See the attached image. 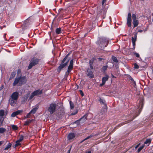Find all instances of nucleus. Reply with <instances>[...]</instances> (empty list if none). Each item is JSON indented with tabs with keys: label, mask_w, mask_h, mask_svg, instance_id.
I'll return each mask as SVG.
<instances>
[{
	"label": "nucleus",
	"mask_w": 153,
	"mask_h": 153,
	"mask_svg": "<svg viewBox=\"0 0 153 153\" xmlns=\"http://www.w3.org/2000/svg\"><path fill=\"white\" fill-rule=\"evenodd\" d=\"M69 103L71 109H72L74 107V103L72 102L71 101H70Z\"/></svg>",
	"instance_id": "29"
},
{
	"label": "nucleus",
	"mask_w": 153,
	"mask_h": 153,
	"mask_svg": "<svg viewBox=\"0 0 153 153\" xmlns=\"http://www.w3.org/2000/svg\"><path fill=\"white\" fill-rule=\"evenodd\" d=\"M19 83L20 85V79L19 78H16L15 79L14 82L13 83V85L15 86L16 85Z\"/></svg>",
	"instance_id": "18"
},
{
	"label": "nucleus",
	"mask_w": 153,
	"mask_h": 153,
	"mask_svg": "<svg viewBox=\"0 0 153 153\" xmlns=\"http://www.w3.org/2000/svg\"><path fill=\"white\" fill-rule=\"evenodd\" d=\"M134 68L135 69H138L139 68V66L137 63L134 64Z\"/></svg>",
	"instance_id": "32"
},
{
	"label": "nucleus",
	"mask_w": 153,
	"mask_h": 153,
	"mask_svg": "<svg viewBox=\"0 0 153 153\" xmlns=\"http://www.w3.org/2000/svg\"><path fill=\"white\" fill-rule=\"evenodd\" d=\"M22 112V110H18L16 112V115L19 114H20Z\"/></svg>",
	"instance_id": "36"
},
{
	"label": "nucleus",
	"mask_w": 153,
	"mask_h": 153,
	"mask_svg": "<svg viewBox=\"0 0 153 153\" xmlns=\"http://www.w3.org/2000/svg\"><path fill=\"white\" fill-rule=\"evenodd\" d=\"M138 32H143V30H138Z\"/></svg>",
	"instance_id": "53"
},
{
	"label": "nucleus",
	"mask_w": 153,
	"mask_h": 153,
	"mask_svg": "<svg viewBox=\"0 0 153 153\" xmlns=\"http://www.w3.org/2000/svg\"><path fill=\"white\" fill-rule=\"evenodd\" d=\"M9 100L11 105L13 106H15L17 103V100L10 98Z\"/></svg>",
	"instance_id": "11"
},
{
	"label": "nucleus",
	"mask_w": 153,
	"mask_h": 153,
	"mask_svg": "<svg viewBox=\"0 0 153 153\" xmlns=\"http://www.w3.org/2000/svg\"><path fill=\"white\" fill-rule=\"evenodd\" d=\"M152 153H153V152Z\"/></svg>",
	"instance_id": "58"
},
{
	"label": "nucleus",
	"mask_w": 153,
	"mask_h": 153,
	"mask_svg": "<svg viewBox=\"0 0 153 153\" xmlns=\"http://www.w3.org/2000/svg\"><path fill=\"white\" fill-rule=\"evenodd\" d=\"M108 66H104L102 68V70L103 71H105L107 69Z\"/></svg>",
	"instance_id": "33"
},
{
	"label": "nucleus",
	"mask_w": 153,
	"mask_h": 153,
	"mask_svg": "<svg viewBox=\"0 0 153 153\" xmlns=\"http://www.w3.org/2000/svg\"><path fill=\"white\" fill-rule=\"evenodd\" d=\"M92 137L91 136H88L86 138H85V139H84V140H82V142H83V141H84L85 140H87L90 137Z\"/></svg>",
	"instance_id": "37"
},
{
	"label": "nucleus",
	"mask_w": 153,
	"mask_h": 153,
	"mask_svg": "<svg viewBox=\"0 0 153 153\" xmlns=\"http://www.w3.org/2000/svg\"><path fill=\"white\" fill-rule=\"evenodd\" d=\"M107 0H103V1H102V5H103L104 3Z\"/></svg>",
	"instance_id": "46"
},
{
	"label": "nucleus",
	"mask_w": 153,
	"mask_h": 153,
	"mask_svg": "<svg viewBox=\"0 0 153 153\" xmlns=\"http://www.w3.org/2000/svg\"><path fill=\"white\" fill-rule=\"evenodd\" d=\"M85 153H91V151H88V152H86Z\"/></svg>",
	"instance_id": "51"
},
{
	"label": "nucleus",
	"mask_w": 153,
	"mask_h": 153,
	"mask_svg": "<svg viewBox=\"0 0 153 153\" xmlns=\"http://www.w3.org/2000/svg\"><path fill=\"white\" fill-rule=\"evenodd\" d=\"M6 131V129L3 128H0V134L4 133Z\"/></svg>",
	"instance_id": "23"
},
{
	"label": "nucleus",
	"mask_w": 153,
	"mask_h": 153,
	"mask_svg": "<svg viewBox=\"0 0 153 153\" xmlns=\"http://www.w3.org/2000/svg\"><path fill=\"white\" fill-rule=\"evenodd\" d=\"M134 55H135V56L137 58H139L140 57V55L139 54L137 53H134Z\"/></svg>",
	"instance_id": "41"
},
{
	"label": "nucleus",
	"mask_w": 153,
	"mask_h": 153,
	"mask_svg": "<svg viewBox=\"0 0 153 153\" xmlns=\"http://www.w3.org/2000/svg\"><path fill=\"white\" fill-rule=\"evenodd\" d=\"M68 54L64 58L63 60L62 61V64L58 68V69L59 70H61V69L63 68L65 66H66L68 64V63L69 61V59H67V58Z\"/></svg>",
	"instance_id": "2"
},
{
	"label": "nucleus",
	"mask_w": 153,
	"mask_h": 153,
	"mask_svg": "<svg viewBox=\"0 0 153 153\" xmlns=\"http://www.w3.org/2000/svg\"><path fill=\"white\" fill-rule=\"evenodd\" d=\"M140 104L139 106H138V108L139 109V113L137 115V116L135 117H137V116L138 114L140 113L141 110H140V109H142L143 108V100L142 99L140 100Z\"/></svg>",
	"instance_id": "12"
},
{
	"label": "nucleus",
	"mask_w": 153,
	"mask_h": 153,
	"mask_svg": "<svg viewBox=\"0 0 153 153\" xmlns=\"http://www.w3.org/2000/svg\"><path fill=\"white\" fill-rule=\"evenodd\" d=\"M12 144L10 143H8L6 147L4 148L5 150H7L9 149L10 148Z\"/></svg>",
	"instance_id": "22"
},
{
	"label": "nucleus",
	"mask_w": 153,
	"mask_h": 153,
	"mask_svg": "<svg viewBox=\"0 0 153 153\" xmlns=\"http://www.w3.org/2000/svg\"><path fill=\"white\" fill-rule=\"evenodd\" d=\"M28 124H29V121H27L25 123L24 125L26 126V125H28Z\"/></svg>",
	"instance_id": "44"
},
{
	"label": "nucleus",
	"mask_w": 153,
	"mask_h": 153,
	"mask_svg": "<svg viewBox=\"0 0 153 153\" xmlns=\"http://www.w3.org/2000/svg\"><path fill=\"white\" fill-rule=\"evenodd\" d=\"M3 143V141H0V146Z\"/></svg>",
	"instance_id": "52"
},
{
	"label": "nucleus",
	"mask_w": 153,
	"mask_h": 153,
	"mask_svg": "<svg viewBox=\"0 0 153 153\" xmlns=\"http://www.w3.org/2000/svg\"><path fill=\"white\" fill-rule=\"evenodd\" d=\"M108 39L105 37H102L99 38L97 44L102 49H103L108 45Z\"/></svg>",
	"instance_id": "1"
},
{
	"label": "nucleus",
	"mask_w": 153,
	"mask_h": 153,
	"mask_svg": "<svg viewBox=\"0 0 153 153\" xmlns=\"http://www.w3.org/2000/svg\"><path fill=\"white\" fill-rule=\"evenodd\" d=\"M56 33L57 34H59L62 33L61 28H57L56 30Z\"/></svg>",
	"instance_id": "21"
},
{
	"label": "nucleus",
	"mask_w": 153,
	"mask_h": 153,
	"mask_svg": "<svg viewBox=\"0 0 153 153\" xmlns=\"http://www.w3.org/2000/svg\"><path fill=\"white\" fill-rule=\"evenodd\" d=\"M105 83L103 82H102V83L100 84V86L101 87L103 85L105 84Z\"/></svg>",
	"instance_id": "47"
},
{
	"label": "nucleus",
	"mask_w": 153,
	"mask_h": 153,
	"mask_svg": "<svg viewBox=\"0 0 153 153\" xmlns=\"http://www.w3.org/2000/svg\"><path fill=\"white\" fill-rule=\"evenodd\" d=\"M42 93V90H38L35 91L31 94L30 97H29V99H32L35 96L39 95L41 94Z\"/></svg>",
	"instance_id": "7"
},
{
	"label": "nucleus",
	"mask_w": 153,
	"mask_h": 153,
	"mask_svg": "<svg viewBox=\"0 0 153 153\" xmlns=\"http://www.w3.org/2000/svg\"><path fill=\"white\" fill-rule=\"evenodd\" d=\"M132 18L133 19V24L134 25L133 28L137 27L139 24V21L137 19L136 16L134 14H132Z\"/></svg>",
	"instance_id": "5"
},
{
	"label": "nucleus",
	"mask_w": 153,
	"mask_h": 153,
	"mask_svg": "<svg viewBox=\"0 0 153 153\" xmlns=\"http://www.w3.org/2000/svg\"><path fill=\"white\" fill-rule=\"evenodd\" d=\"M39 60L36 58H32L30 64H29V69L31 68L32 67L36 65L39 62Z\"/></svg>",
	"instance_id": "3"
},
{
	"label": "nucleus",
	"mask_w": 153,
	"mask_h": 153,
	"mask_svg": "<svg viewBox=\"0 0 153 153\" xmlns=\"http://www.w3.org/2000/svg\"><path fill=\"white\" fill-rule=\"evenodd\" d=\"M81 122H80V121L79 120H77L76 121H75L73 123V124H77V125H80L81 124Z\"/></svg>",
	"instance_id": "24"
},
{
	"label": "nucleus",
	"mask_w": 153,
	"mask_h": 153,
	"mask_svg": "<svg viewBox=\"0 0 153 153\" xmlns=\"http://www.w3.org/2000/svg\"><path fill=\"white\" fill-rule=\"evenodd\" d=\"M131 16L130 13H129L128 14L127 24L129 27H131Z\"/></svg>",
	"instance_id": "6"
},
{
	"label": "nucleus",
	"mask_w": 153,
	"mask_h": 153,
	"mask_svg": "<svg viewBox=\"0 0 153 153\" xmlns=\"http://www.w3.org/2000/svg\"><path fill=\"white\" fill-rule=\"evenodd\" d=\"M38 107L37 106H35L31 110L30 112H29L30 114H34L36 110L38 109Z\"/></svg>",
	"instance_id": "14"
},
{
	"label": "nucleus",
	"mask_w": 153,
	"mask_h": 153,
	"mask_svg": "<svg viewBox=\"0 0 153 153\" xmlns=\"http://www.w3.org/2000/svg\"><path fill=\"white\" fill-rule=\"evenodd\" d=\"M29 115V114H28L27 115V117Z\"/></svg>",
	"instance_id": "56"
},
{
	"label": "nucleus",
	"mask_w": 153,
	"mask_h": 153,
	"mask_svg": "<svg viewBox=\"0 0 153 153\" xmlns=\"http://www.w3.org/2000/svg\"><path fill=\"white\" fill-rule=\"evenodd\" d=\"M144 146V145H143L142 146L139 147L137 150L138 152H139L140 151L143 149Z\"/></svg>",
	"instance_id": "30"
},
{
	"label": "nucleus",
	"mask_w": 153,
	"mask_h": 153,
	"mask_svg": "<svg viewBox=\"0 0 153 153\" xmlns=\"http://www.w3.org/2000/svg\"><path fill=\"white\" fill-rule=\"evenodd\" d=\"M87 74L88 76H89V77L91 78H93L94 77V74H93V72L91 71L89 69H88L87 70Z\"/></svg>",
	"instance_id": "13"
},
{
	"label": "nucleus",
	"mask_w": 153,
	"mask_h": 153,
	"mask_svg": "<svg viewBox=\"0 0 153 153\" xmlns=\"http://www.w3.org/2000/svg\"><path fill=\"white\" fill-rule=\"evenodd\" d=\"M108 75H105L104 77L102 78V82L105 83V82L108 81Z\"/></svg>",
	"instance_id": "19"
},
{
	"label": "nucleus",
	"mask_w": 153,
	"mask_h": 153,
	"mask_svg": "<svg viewBox=\"0 0 153 153\" xmlns=\"http://www.w3.org/2000/svg\"><path fill=\"white\" fill-rule=\"evenodd\" d=\"M19 95V93L17 92H15L12 94L10 98L17 100Z\"/></svg>",
	"instance_id": "8"
},
{
	"label": "nucleus",
	"mask_w": 153,
	"mask_h": 153,
	"mask_svg": "<svg viewBox=\"0 0 153 153\" xmlns=\"http://www.w3.org/2000/svg\"><path fill=\"white\" fill-rule=\"evenodd\" d=\"M112 76L113 77H114V76L113 75H112Z\"/></svg>",
	"instance_id": "57"
},
{
	"label": "nucleus",
	"mask_w": 153,
	"mask_h": 153,
	"mask_svg": "<svg viewBox=\"0 0 153 153\" xmlns=\"http://www.w3.org/2000/svg\"><path fill=\"white\" fill-rule=\"evenodd\" d=\"M99 101L100 102L103 103V104H105V100H103L102 99H101V98H100Z\"/></svg>",
	"instance_id": "34"
},
{
	"label": "nucleus",
	"mask_w": 153,
	"mask_h": 153,
	"mask_svg": "<svg viewBox=\"0 0 153 153\" xmlns=\"http://www.w3.org/2000/svg\"><path fill=\"white\" fill-rule=\"evenodd\" d=\"M71 147L69 150L68 151L67 153H70L71 152Z\"/></svg>",
	"instance_id": "50"
},
{
	"label": "nucleus",
	"mask_w": 153,
	"mask_h": 153,
	"mask_svg": "<svg viewBox=\"0 0 153 153\" xmlns=\"http://www.w3.org/2000/svg\"><path fill=\"white\" fill-rule=\"evenodd\" d=\"M56 105L55 103H52L50 105L48 111L50 114H52L55 112L56 111Z\"/></svg>",
	"instance_id": "4"
},
{
	"label": "nucleus",
	"mask_w": 153,
	"mask_h": 153,
	"mask_svg": "<svg viewBox=\"0 0 153 153\" xmlns=\"http://www.w3.org/2000/svg\"><path fill=\"white\" fill-rule=\"evenodd\" d=\"M89 64H90V68L91 69H93V65H92L93 64L91 63H89Z\"/></svg>",
	"instance_id": "42"
},
{
	"label": "nucleus",
	"mask_w": 153,
	"mask_h": 153,
	"mask_svg": "<svg viewBox=\"0 0 153 153\" xmlns=\"http://www.w3.org/2000/svg\"><path fill=\"white\" fill-rule=\"evenodd\" d=\"M3 119H0V125H2L3 123Z\"/></svg>",
	"instance_id": "45"
},
{
	"label": "nucleus",
	"mask_w": 153,
	"mask_h": 153,
	"mask_svg": "<svg viewBox=\"0 0 153 153\" xmlns=\"http://www.w3.org/2000/svg\"><path fill=\"white\" fill-rule=\"evenodd\" d=\"M77 113V110H76L74 112H72L71 113V115H75Z\"/></svg>",
	"instance_id": "40"
},
{
	"label": "nucleus",
	"mask_w": 153,
	"mask_h": 153,
	"mask_svg": "<svg viewBox=\"0 0 153 153\" xmlns=\"http://www.w3.org/2000/svg\"><path fill=\"white\" fill-rule=\"evenodd\" d=\"M11 127L12 129L14 130H17L18 128L17 126L15 125H12L11 126Z\"/></svg>",
	"instance_id": "25"
},
{
	"label": "nucleus",
	"mask_w": 153,
	"mask_h": 153,
	"mask_svg": "<svg viewBox=\"0 0 153 153\" xmlns=\"http://www.w3.org/2000/svg\"><path fill=\"white\" fill-rule=\"evenodd\" d=\"M87 116L86 115H84L82 117H81L79 120L81 123H84L86 120Z\"/></svg>",
	"instance_id": "16"
},
{
	"label": "nucleus",
	"mask_w": 153,
	"mask_h": 153,
	"mask_svg": "<svg viewBox=\"0 0 153 153\" xmlns=\"http://www.w3.org/2000/svg\"><path fill=\"white\" fill-rule=\"evenodd\" d=\"M79 91L80 92V94H81L82 96H83L84 95V94L83 93L82 91V90H79Z\"/></svg>",
	"instance_id": "43"
},
{
	"label": "nucleus",
	"mask_w": 153,
	"mask_h": 153,
	"mask_svg": "<svg viewBox=\"0 0 153 153\" xmlns=\"http://www.w3.org/2000/svg\"><path fill=\"white\" fill-rule=\"evenodd\" d=\"M130 79L131 80V81H133V82H134V84H135V82L134 81L133 79L131 77H130Z\"/></svg>",
	"instance_id": "49"
},
{
	"label": "nucleus",
	"mask_w": 153,
	"mask_h": 153,
	"mask_svg": "<svg viewBox=\"0 0 153 153\" xmlns=\"http://www.w3.org/2000/svg\"><path fill=\"white\" fill-rule=\"evenodd\" d=\"M151 140L150 139H147L146 141L144 142V144H148L147 146H149L151 142Z\"/></svg>",
	"instance_id": "20"
},
{
	"label": "nucleus",
	"mask_w": 153,
	"mask_h": 153,
	"mask_svg": "<svg viewBox=\"0 0 153 153\" xmlns=\"http://www.w3.org/2000/svg\"><path fill=\"white\" fill-rule=\"evenodd\" d=\"M116 67L117 68L118 67V65H116Z\"/></svg>",
	"instance_id": "55"
},
{
	"label": "nucleus",
	"mask_w": 153,
	"mask_h": 153,
	"mask_svg": "<svg viewBox=\"0 0 153 153\" xmlns=\"http://www.w3.org/2000/svg\"><path fill=\"white\" fill-rule=\"evenodd\" d=\"M75 137V135L74 133H71L68 134V138L69 140H71L73 139Z\"/></svg>",
	"instance_id": "17"
},
{
	"label": "nucleus",
	"mask_w": 153,
	"mask_h": 153,
	"mask_svg": "<svg viewBox=\"0 0 153 153\" xmlns=\"http://www.w3.org/2000/svg\"><path fill=\"white\" fill-rule=\"evenodd\" d=\"M4 114V110H0V116L2 117L3 116Z\"/></svg>",
	"instance_id": "26"
},
{
	"label": "nucleus",
	"mask_w": 153,
	"mask_h": 153,
	"mask_svg": "<svg viewBox=\"0 0 153 153\" xmlns=\"http://www.w3.org/2000/svg\"><path fill=\"white\" fill-rule=\"evenodd\" d=\"M16 115H17L16 114V112H15L13 113L11 115V116L12 117H14L16 116Z\"/></svg>",
	"instance_id": "39"
},
{
	"label": "nucleus",
	"mask_w": 153,
	"mask_h": 153,
	"mask_svg": "<svg viewBox=\"0 0 153 153\" xmlns=\"http://www.w3.org/2000/svg\"><path fill=\"white\" fill-rule=\"evenodd\" d=\"M112 59L114 62H117V60L116 57L113 56H112Z\"/></svg>",
	"instance_id": "31"
},
{
	"label": "nucleus",
	"mask_w": 153,
	"mask_h": 153,
	"mask_svg": "<svg viewBox=\"0 0 153 153\" xmlns=\"http://www.w3.org/2000/svg\"><path fill=\"white\" fill-rule=\"evenodd\" d=\"M140 145V144H138L137 145V146H136L135 148H137L138 146H139V145Z\"/></svg>",
	"instance_id": "54"
},
{
	"label": "nucleus",
	"mask_w": 153,
	"mask_h": 153,
	"mask_svg": "<svg viewBox=\"0 0 153 153\" xmlns=\"http://www.w3.org/2000/svg\"><path fill=\"white\" fill-rule=\"evenodd\" d=\"M21 144V142L19 141L18 140H17L16 142V144H15V146L17 147Z\"/></svg>",
	"instance_id": "28"
},
{
	"label": "nucleus",
	"mask_w": 153,
	"mask_h": 153,
	"mask_svg": "<svg viewBox=\"0 0 153 153\" xmlns=\"http://www.w3.org/2000/svg\"><path fill=\"white\" fill-rule=\"evenodd\" d=\"M19 78L20 79V85H21L22 84H24L26 82L27 80L25 76H23Z\"/></svg>",
	"instance_id": "10"
},
{
	"label": "nucleus",
	"mask_w": 153,
	"mask_h": 153,
	"mask_svg": "<svg viewBox=\"0 0 153 153\" xmlns=\"http://www.w3.org/2000/svg\"><path fill=\"white\" fill-rule=\"evenodd\" d=\"M21 70L19 69H18L17 71L18 74H19L21 73Z\"/></svg>",
	"instance_id": "48"
},
{
	"label": "nucleus",
	"mask_w": 153,
	"mask_h": 153,
	"mask_svg": "<svg viewBox=\"0 0 153 153\" xmlns=\"http://www.w3.org/2000/svg\"><path fill=\"white\" fill-rule=\"evenodd\" d=\"M94 60H95V59L94 58H92L90 60V61H89V63H92V64H93L94 61Z\"/></svg>",
	"instance_id": "35"
},
{
	"label": "nucleus",
	"mask_w": 153,
	"mask_h": 153,
	"mask_svg": "<svg viewBox=\"0 0 153 153\" xmlns=\"http://www.w3.org/2000/svg\"><path fill=\"white\" fill-rule=\"evenodd\" d=\"M23 136L22 135H20L19 136V138L18 140L21 142L23 140Z\"/></svg>",
	"instance_id": "27"
},
{
	"label": "nucleus",
	"mask_w": 153,
	"mask_h": 153,
	"mask_svg": "<svg viewBox=\"0 0 153 153\" xmlns=\"http://www.w3.org/2000/svg\"><path fill=\"white\" fill-rule=\"evenodd\" d=\"M16 74V73L15 72H13L11 74V76H12V78L14 77L15 76Z\"/></svg>",
	"instance_id": "38"
},
{
	"label": "nucleus",
	"mask_w": 153,
	"mask_h": 153,
	"mask_svg": "<svg viewBox=\"0 0 153 153\" xmlns=\"http://www.w3.org/2000/svg\"><path fill=\"white\" fill-rule=\"evenodd\" d=\"M137 34L135 33L134 34V37H132V39H131L132 42V44H133V46H135V42L136 40L137 37Z\"/></svg>",
	"instance_id": "15"
},
{
	"label": "nucleus",
	"mask_w": 153,
	"mask_h": 153,
	"mask_svg": "<svg viewBox=\"0 0 153 153\" xmlns=\"http://www.w3.org/2000/svg\"><path fill=\"white\" fill-rule=\"evenodd\" d=\"M73 67V60L71 59V60L70 63V65H69L67 72L68 73H69L71 71Z\"/></svg>",
	"instance_id": "9"
}]
</instances>
